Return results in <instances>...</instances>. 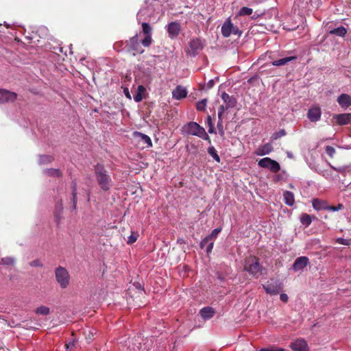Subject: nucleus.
Returning <instances> with one entry per match:
<instances>
[{"mask_svg": "<svg viewBox=\"0 0 351 351\" xmlns=\"http://www.w3.org/2000/svg\"><path fill=\"white\" fill-rule=\"evenodd\" d=\"M94 173L96 182L101 190L104 192L109 191L113 186V181L104 165L97 164L94 168Z\"/></svg>", "mask_w": 351, "mask_h": 351, "instance_id": "obj_1", "label": "nucleus"}, {"mask_svg": "<svg viewBox=\"0 0 351 351\" xmlns=\"http://www.w3.org/2000/svg\"><path fill=\"white\" fill-rule=\"evenodd\" d=\"M263 267L261 265L259 258L256 256H250L245 258L244 261V270L250 275L258 278V274L261 272Z\"/></svg>", "mask_w": 351, "mask_h": 351, "instance_id": "obj_2", "label": "nucleus"}, {"mask_svg": "<svg viewBox=\"0 0 351 351\" xmlns=\"http://www.w3.org/2000/svg\"><path fill=\"white\" fill-rule=\"evenodd\" d=\"M125 49L126 51L131 53L133 56L138 53H143L144 49H142L138 38V34H136L134 36L131 37L129 40L125 42Z\"/></svg>", "mask_w": 351, "mask_h": 351, "instance_id": "obj_3", "label": "nucleus"}, {"mask_svg": "<svg viewBox=\"0 0 351 351\" xmlns=\"http://www.w3.org/2000/svg\"><path fill=\"white\" fill-rule=\"evenodd\" d=\"M56 280L62 289L66 288L70 282V276L68 271L61 266L55 270Z\"/></svg>", "mask_w": 351, "mask_h": 351, "instance_id": "obj_4", "label": "nucleus"}, {"mask_svg": "<svg viewBox=\"0 0 351 351\" xmlns=\"http://www.w3.org/2000/svg\"><path fill=\"white\" fill-rule=\"evenodd\" d=\"M263 289L267 294L276 295L282 290V283L279 280L271 279L263 285Z\"/></svg>", "mask_w": 351, "mask_h": 351, "instance_id": "obj_5", "label": "nucleus"}, {"mask_svg": "<svg viewBox=\"0 0 351 351\" xmlns=\"http://www.w3.org/2000/svg\"><path fill=\"white\" fill-rule=\"evenodd\" d=\"M258 165L260 167L267 169L272 173H278L280 170V164L277 161L269 157H265L259 160L258 162Z\"/></svg>", "mask_w": 351, "mask_h": 351, "instance_id": "obj_6", "label": "nucleus"}, {"mask_svg": "<svg viewBox=\"0 0 351 351\" xmlns=\"http://www.w3.org/2000/svg\"><path fill=\"white\" fill-rule=\"evenodd\" d=\"M202 129H204L197 123L194 121L189 122L182 127V132L187 135H193L199 136L202 133Z\"/></svg>", "mask_w": 351, "mask_h": 351, "instance_id": "obj_7", "label": "nucleus"}, {"mask_svg": "<svg viewBox=\"0 0 351 351\" xmlns=\"http://www.w3.org/2000/svg\"><path fill=\"white\" fill-rule=\"evenodd\" d=\"M222 35L227 38L229 37L232 34L234 35L241 34V32L239 28L234 26L230 21V19L227 20L221 27Z\"/></svg>", "mask_w": 351, "mask_h": 351, "instance_id": "obj_8", "label": "nucleus"}, {"mask_svg": "<svg viewBox=\"0 0 351 351\" xmlns=\"http://www.w3.org/2000/svg\"><path fill=\"white\" fill-rule=\"evenodd\" d=\"M17 98V94L7 89L0 88V104L14 102Z\"/></svg>", "mask_w": 351, "mask_h": 351, "instance_id": "obj_9", "label": "nucleus"}, {"mask_svg": "<svg viewBox=\"0 0 351 351\" xmlns=\"http://www.w3.org/2000/svg\"><path fill=\"white\" fill-rule=\"evenodd\" d=\"M204 44L199 38H193L189 43V53L193 56H195L202 49Z\"/></svg>", "mask_w": 351, "mask_h": 351, "instance_id": "obj_10", "label": "nucleus"}, {"mask_svg": "<svg viewBox=\"0 0 351 351\" xmlns=\"http://www.w3.org/2000/svg\"><path fill=\"white\" fill-rule=\"evenodd\" d=\"M290 348L293 351H308V346L303 338H298L291 343Z\"/></svg>", "mask_w": 351, "mask_h": 351, "instance_id": "obj_11", "label": "nucleus"}, {"mask_svg": "<svg viewBox=\"0 0 351 351\" xmlns=\"http://www.w3.org/2000/svg\"><path fill=\"white\" fill-rule=\"evenodd\" d=\"M308 264H309V259L308 257L300 256L295 260V261L292 265V269L294 271H298L302 270Z\"/></svg>", "mask_w": 351, "mask_h": 351, "instance_id": "obj_12", "label": "nucleus"}, {"mask_svg": "<svg viewBox=\"0 0 351 351\" xmlns=\"http://www.w3.org/2000/svg\"><path fill=\"white\" fill-rule=\"evenodd\" d=\"M180 24L178 22H171L167 25V32L171 38L178 36L180 32Z\"/></svg>", "mask_w": 351, "mask_h": 351, "instance_id": "obj_13", "label": "nucleus"}, {"mask_svg": "<svg viewBox=\"0 0 351 351\" xmlns=\"http://www.w3.org/2000/svg\"><path fill=\"white\" fill-rule=\"evenodd\" d=\"M333 119L336 120L337 123L339 125H347L351 121V113L335 114L333 116Z\"/></svg>", "mask_w": 351, "mask_h": 351, "instance_id": "obj_14", "label": "nucleus"}, {"mask_svg": "<svg viewBox=\"0 0 351 351\" xmlns=\"http://www.w3.org/2000/svg\"><path fill=\"white\" fill-rule=\"evenodd\" d=\"M339 105L344 109L351 106V97L346 93L341 94L337 99Z\"/></svg>", "mask_w": 351, "mask_h": 351, "instance_id": "obj_15", "label": "nucleus"}, {"mask_svg": "<svg viewBox=\"0 0 351 351\" xmlns=\"http://www.w3.org/2000/svg\"><path fill=\"white\" fill-rule=\"evenodd\" d=\"M186 89L180 85L177 86L176 88L172 92L173 98L178 100L185 98L186 97Z\"/></svg>", "mask_w": 351, "mask_h": 351, "instance_id": "obj_16", "label": "nucleus"}, {"mask_svg": "<svg viewBox=\"0 0 351 351\" xmlns=\"http://www.w3.org/2000/svg\"><path fill=\"white\" fill-rule=\"evenodd\" d=\"M221 98L223 100L224 103L226 104V109L236 107L237 99L234 97L230 96L226 93H223L221 95Z\"/></svg>", "mask_w": 351, "mask_h": 351, "instance_id": "obj_17", "label": "nucleus"}, {"mask_svg": "<svg viewBox=\"0 0 351 351\" xmlns=\"http://www.w3.org/2000/svg\"><path fill=\"white\" fill-rule=\"evenodd\" d=\"M322 114L321 110L319 107H315L309 109L307 116L311 121L316 122L320 119Z\"/></svg>", "mask_w": 351, "mask_h": 351, "instance_id": "obj_18", "label": "nucleus"}, {"mask_svg": "<svg viewBox=\"0 0 351 351\" xmlns=\"http://www.w3.org/2000/svg\"><path fill=\"white\" fill-rule=\"evenodd\" d=\"M274 148L271 143H266L259 147L256 151L255 154L257 156H265L269 154L273 151Z\"/></svg>", "mask_w": 351, "mask_h": 351, "instance_id": "obj_19", "label": "nucleus"}, {"mask_svg": "<svg viewBox=\"0 0 351 351\" xmlns=\"http://www.w3.org/2000/svg\"><path fill=\"white\" fill-rule=\"evenodd\" d=\"M312 205L314 209L320 210H328V204L325 200L319 199H313L312 201Z\"/></svg>", "mask_w": 351, "mask_h": 351, "instance_id": "obj_20", "label": "nucleus"}, {"mask_svg": "<svg viewBox=\"0 0 351 351\" xmlns=\"http://www.w3.org/2000/svg\"><path fill=\"white\" fill-rule=\"evenodd\" d=\"M62 212H63L62 200L60 199L59 203L56 206L55 211H54V217L58 223H60V221L62 219Z\"/></svg>", "mask_w": 351, "mask_h": 351, "instance_id": "obj_21", "label": "nucleus"}, {"mask_svg": "<svg viewBox=\"0 0 351 351\" xmlns=\"http://www.w3.org/2000/svg\"><path fill=\"white\" fill-rule=\"evenodd\" d=\"M297 58L296 56H289L281 58L278 60L273 61L271 64L273 66H280L287 64L289 62L294 60Z\"/></svg>", "mask_w": 351, "mask_h": 351, "instance_id": "obj_22", "label": "nucleus"}, {"mask_svg": "<svg viewBox=\"0 0 351 351\" xmlns=\"http://www.w3.org/2000/svg\"><path fill=\"white\" fill-rule=\"evenodd\" d=\"M285 203L288 206H293L295 203L294 195L292 192L286 191L283 193Z\"/></svg>", "mask_w": 351, "mask_h": 351, "instance_id": "obj_23", "label": "nucleus"}, {"mask_svg": "<svg viewBox=\"0 0 351 351\" xmlns=\"http://www.w3.org/2000/svg\"><path fill=\"white\" fill-rule=\"evenodd\" d=\"M199 313L204 319H209L214 315L215 311L211 307H204L200 310Z\"/></svg>", "mask_w": 351, "mask_h": 351, "instance_id": "obj_24", "label": "nucleus"}, {"mask_svg": "<svg viewBox=\"0 0 351 351\" xmlns=\"http://www.w3.org/2000/svg\"><path fill=\"white\" fill-rule=\"evenodd\" d=\"M44 173L50 177L61 178L62 176V171L58 169L50 168L44 171Z\"/></svg>", "mask_w": 351, "mask_h": 351, "instance_id": "obj_25", "label": "nucleus"}, {"mask_svg": "<svg viewBox=\"0 0 351 351\" xmlns=\"http://www.w3.org/2000/svg\"><path fill=\"white\" fill-rule=\"evenodd\" d=\"M329 34L332 35H337L341 37H344L347 34V29L344 27L341 26L331 29L329 32Z\"/></svg>", "mask_w": 351, "mask_h": 351, "instance_id": "obj_26", "label": "nucleus"}, {"mask_svg": "<svg viewBox=\"0 0 351 351\" xmlns=\"http://www.w3.org/2000/svg\"><path fill=\"white\" fill-rule=\"evenodd\" d=\"M54 158L51 155H40L39 156L38 163L40 165H47L51 163Z\"/></svg>", "mask_w": 351, "mask_h": 351, "instance_id": "obj_27", "label": "nucleus"}, {"mask_svg": "<svg viewBox=\"0 0 351 351\" xmlns=\"http://www.w3.org/2000/svg\"><path fill=\"white\" fill-rule=\"evenodd\" d=\"M135 135L141 138L144 143L147 144L148 147H152V142L151 138L146 134L136 132Z\"/></svg>", "mask_w": 351, "mask_h": 351, "instance_id": "obj_28", "label": "nucleus"}, {"mask_svg": "<svg viewBox=\"0 0 351 351\" xmlns=\"http://www.w3.org/2000/svg\"><path fill=\"white\" fill-rule=\"evenodd\" d=\"M72 188V200L73 209L76 208L77 204V183L75 181H73L71 183Z\"/></svg>", "mask_w": 351, "mask_h": 351, "instance_id": "obj_29", "label": "nucleus"}, {"mask_svg": "<svg viewBox=\"0 0 351 351\" xmlns=\"http://www.w3.org/2000/svg\"><path fill=\"white\" fill-rule=\"evenodd\" d=\"M208 154L213 157V158L217 162H220V157L217 154V150L213 146H210L208 148Z\"/></svg>", "mask_w": 351, "mask_h": 351, "instance_id": "obj_30", "label": "nucleus"}, {"mask_svg": "<svg viewBox=\"0 0 351 351\" xmlns=\"http://www.w3.org/2000/svg\"><path fill=\"white\" fill-rule=\"evenodd\" d=\"M35 313L38 315H47L50 313V309L46 306H41L36 308Z\"/></svg>", "mask_w": 351, "mask_h": 351, "instance_id": "obj_31", "label": "nucleus"}, {"mask_svg": "<svg viewBox=\"0 0 351 351\" xmlns=\"http://www.w3.org/2000/svg\"><path fill=\"white\" fill-rule=\"evenodd\" d=\"M300 221L303 225H305L306 227H308L311 223L312 221L310 215L304 213L302 215Z\"/></svg>", "mask_w": 351, "mask_h": 351, "instance_id": "obj_32", "label": "nucleus"}, {"mask_svg": "<svg viewBox=\"0 0 351 351\" xmlns=\"http://www.w3.org/2000/svg\"><path fill=\"white\" fill-rule=\"evenodd\" d=\"M138 237H139V234H138V232L132 231L131 232V234L128 237V241H127V243L128 244H132V243H134V242L136 241V240L138 239Z\"/></svg>", "mask_w": 351, "mask_h": 351, "instance_id": "obj_33", "label": "nucleus"}, {"mask_svg": "<svg viewBox=\"0 0 351 351\" xmlns=\"http://www.w3.org/2000/svg\"><path fill=\"white\" fill-rule=\"evenodd\" d=\"M206 104H207V99H203L202 100L198 101L196 104V108L199 111H204L206 109Z\"/></svg>", "mask_w": 351, "mask_h": 351, "instance_id": "obj_34", "label": "nucleus"}, {"mask_svg": "<svg viewBox=\"0 0 351 351\" xmlns=\"http://www.w3.org/2000/svg\"><path fill=\"white\" fill-rule=\"evenodd\" d=\"M253 12V10L252 8H247V7H243L239 10V14L240 16H248L252 14Z\"/></svg>", "mask_w": 351, "mask_h": 351, "instance_id": "obj_35", "label": "nucleus"}, {"mask_svg": "<svg viewBox=\"0 0 351 351\" xmlns=\"http://www.w3.org/2000/svg\"><path fill=\"white\" fill-rule=\"evenodd\" d=\"M142 29L143 33L147 36V35H151L152 32V27L147 23H142Z\"/></svg>", "mask_w": 351, "mask_h": 351, "instance_id": "obj_36", "label": "nucleus"}, {"mask_svg": "<svg viewBox=\"0 0 351 351\" xmlns=\"http://www.w3.org/2000/svg\"><path fill=\"white\" fill-rule=\"evenodd\" d=\"M285 135H286L285 130L284 129H281L278 132L273 134V135L271 136V139L273 141H276Z\"/></svg>", "mask_w": 351, "mask_h": 351, "instance_id": "obj_37", "label": "nucleus"}, {"mask_svg": "<svg viewBox=\"0 0 351 351\" xmlns=\"http://www.w3.org/2000/svg\"><path fill=\"white\" fill-rule=\"evenodd\" d=\"M221 231V228H215V229H214V230L211 232V233H210V234H208V236H206V237H208V239L210 241L214 240V239H215L217 237V236H218L219 233Z\"/></svg>", "mask_w": 351, "mask_h": 351, "instance_id": "obj_38", "label": "nucleus"}, {"mask_svg": "<svg viewBox=\"0 0 351 351\" xmlns=\"http://www.w3.org/2000/svg\"><path fill=\"white\" fill-rule=\"evenodd\" d=\"M152 41V35H147L145 38L142 40L141 43L144 47H148L150 46Z\"/></svg>", "mask_w": 351, "mask_h": 351, "instance_id": "obj_39", "label": "nucleus"}, {"mask_svg": "<svg viewBox=\"0 0 351 351\" xmlns=\"http://www.w3.org/2000/svg\"><path fill=\"white\" fill-rule=\"evenodd\" d=\"M14 263V258L11 257H5L1 258V264L5 265H13Z\"/></svg>", "mask_w": 351, "mask_h": 351, "instance_id": "obj_40", "label": "nucleus"}, {"mask_svg": "<svg viewBox=\"0 0 351 351\" xmlns=\"http://www.w3.org/2000/svg\"><path fill=\"white\" fill-rule=\"evenodd\" d=\"M325 150H326V153L330 157V158H332L334 154H335V149L330 146V145H327L325 148Z\"/></svg>", "mask_w": 351, "mask_h": 351, "instance_id": "obj_41", "label": "nucleus"}, {"mask_svg": "<svg viewBox=\"0 0 351 351\" xmlns=\"http://www.w3.org/2000/svg\"><path fill=\"white\" fill-rule=\"evenodd\" d=\"M198 137L208 141L209 143H211L210 138L206 132L205 129H202V133H201Z\"/></svg>", "mask_w": 351, "mask_h": 351, "instance_id": "obj_42", "label": "nucleus"}, {"mask_svg": "<svg viewBox=\"0 0 351 351\" xmlns=\"http://www.w3.org/2000/svg\"><path fill=\"white\" fill-rule=\"evenodd\" d=\"M335 242L337 243L341 244V245H351V243H350L349 240L345 239H343V238H341V237H339V238L336 239Z\"/></svg>", "mask_w": 351, "mask_h": 351, "instance_id": "obj_43", "label": "nucleus"}, {"mask_svg": "<svg viewBox=\"0 0 351 351\" xmlns=\"http://www.w3.org/2000/svg\"><path fill=\"white\" fill-rule=\"evenodd\" d=\"M343 208V205L342 204H339L337 206L328 205L327 210L338 211V210H341Z\"/></svg>", "mask_w": 351, "mask_h": 351, "instance_id": "obj_44", "label": "nucleus"}, {"mask_svg": "<svg viewBox=\"0 0 351 351\" xmlns=\"http://www.w3.org/2000/svg\"><path fill=\"white\" fill-rule=\"evenodd\" d=\"M125 44L123 41H118L114 44V49L117 50L118 51H122V46Z\"/></svg>", "mask_w": 351, "mask_h": 351, "instance_id": "obj_45", "label": "nucleus"}, {"mask_svg": "<svg viewBox=\"0 0 351 351\" xmlns=\"http://www.w3.org/2000/svg\"><path fill=\"white\" fill-rule=\"evenodd\" d=\"M217 126V129L219 130L220 135L223 136L224 135V130H223V127L222 121H218Z\"/></svg>", "mask_w": 351, "mask_h": 351, "instance_id": "obj_46", "label": "nucleus"}, {"mask_svg": "<svg viewBox=\"0 0 351 351\" xmlns=\"http://www.w3.org/2000/svg\"><path fill=\"white\" fill-rule=\"evenodd\" d=\"M283 349H278L274 346H270L268 348H261L260 351H283Z\"/></svg>", "mask_w": 351, "mask_h": 351, "instance_id": "obj_47", "label": "nucleus"}, {"mask_svg": "<svg viewBox=\"0 0 351 351\" xmlns=\"http://www.w3.org/2000/svg\"><path fill=\"white\" fill-rule=\"evenodd\" d=\"M210 241V240L208 239L207 237H206L204 239H202V241L200 242V247L201 248H204L205 247H206V245H208V242Z\"/></svg>", "mask_w": 351, "mask_h": 351, "instance_id": "obj_48", "label": "nucleus"}, {"mask_svg": "<svg viewBox=\"0 0 351 351\" xmlns=\"http://www.w3.org/2000/svg\"><path fill=\"white\" fill-rule=\"evenodd\" d=\"M32 267H43V264L39 260H34L30 263Z\"/></svg>", "mask_w": 351, "mask_h": 351, "instance_id": "obj_49", "label": "nucleus"}, {"mask_svg": "<svg viewBox=\"0 0 351 351\" xmlns=\"http://www.w3.org/2000/svg\"><path fill=\"white\" fill-rule=\"evenodd\" d=\"M213 245H214L213 242H210L208 243V245L206 247V250L207 254H209L212 252Z\"/></svg>", "mask_w": 351, "mask_h": 351, "instance_id": "obj_50", "label": "nucleus"}, {"mask_svg": "<svg viewBox=\"0 0 351 351\" xmlns=\"http://www.w3.org/2000/svg\"><path fill=\"white\" fill-rule=\"evenodd\" d=\"M280 299L283 302H287L289 300V297L286 293H281L280 295Z\"/></svg>", "mask_w": 351, "mask_h": 351, "instance_id": "obj_51", "label": "nucleus"}, {"mask_svg": "<svg viewBox=\"0 0 351 351\" xmlns=\"http://www.w3.org/2000/svg\"><path fill=\"white\" fill-rule=\"evenodd\" d=\"M134 99L136 102H140L141 101H142L143 97L141 93H138L136 95H134Z\"/></svg>", "mask_w": 351, "mask_h": 351, "instance_id": "obj_52", "label": "nucleus"}, {"mask_svg": "<svg viewBox=\"0 0 351 351\" xmlns=\"http://www.w3.org/2000/svg\"><path fill=\"white\" fill-rule=\"evenodd\" d=\"M332 168L334 169L336 171L341 173H343V172H345L346 169V167H339V168H335V167H332Z\"/></svg>", "mask_w": 351, "mask_h": 351, "instance_id": "obj_53", "label": "nucleus"}, {"mask_svg": "<svg viewBox=\"0 0 351 351\" xmlns=\"http://www.w3.org/2000/svg\"><path fill=\"white\" fill-rule=\"evenodd\" d=\"M207 124H208V126L213 125L212 119L210 115H208L207 117Z\"/></svg>", "mask_w": 351, "mask_h": 351, "instance_id": "obj_54", "label": "nucleus"}, {"mask_svg": "<svg viewBox=\"0 0 351 351\" xmlns=\"http://www.w3.org/2000/svg\"><path fill=\"white\" fill-rule=\"evenodd\" d=\"M214 85V81L213 80H210L208 84H207V86L208 88H211Z\"/></svg>", "mask_w": 351, "mask_h": 351, "instance_id": "obj_55", "label": "nucleus"}, {"mask_svg": "<svg viewBox=\"0 0 351 351\" xmlns=\"http://www.w3.org/2000/svg\"><path fill=\"white\" fill-rule=\"evenodd\" d=\"M227 109H226V106H223V105H221L219 108V110L218 112H221V113H223L225 110H226Z\"/></svg>", "mask_w": 351, "mask_h": 351, "instance_id": "obj_56", "label": "nucleus"}, {"mask_svg": "<svg viewBox=\"0 0 351 351\" xmlns=\"http://www.w3.org/2000/svg\"><path fill=\"white\" fill-rule=\"evenodd\" d=\"M208 128H208V132L209 133H210V134L215 133L213 125L208 126Z\"/></svg>", "mask_w": 351, "mask_h": 351, "instance_id": "obj_57", "label": "nucleus"}, {"mask_svg": "<svg viewBox=\"0 0 351 351\" xmlns=\"http://www.w3.org/2000/svg\"><path fill=\"white\" fill-rule=\"evenodd\" d=\"M138 93H141V91L145 90L144 86L142 85L138 86Z\"/></svg>", "mask_w": 351, "mask_h": 351, "instance_id": "obj_58", "label": "nucleus"}, {"mask_svg": "<svg viewBox=\"0 0 351 351\" xmlns=\"http://www.w3.org/2000/svg\"><path fill=\"white\" fill-rule=\"evenodd\" d=\"M222 114L221 112H218V121H222Z\"/></svg>", "mask_w": 351, "mask_h": 351, "instance_id": "obj_59", "label": "nucleus"}, {"mask_svg": "<svg viewBox=\"0 0 351 351\" xmlns=\"http://www.w3.org/2000/svg\"><path fill=\"white\" fill-rule=\"evenodd\" d=\"M124 92H125V94L126 97H128V98H130V93H129L128 89H125L124 90Z\"/></svg>", "mask_w": 351, "mask_h": 351, "instance_id": "obj_60", "label": "nucleus"}, {"mask_svg": "<svg viewBox=\"0 0 351 351\" xmlns=\"http://www.w3.org/2000/svg\"><path fill=\"white\" fill-rule=\"evenodd\" d=\"M59 51H60V52H61V53H62V52H63V51H62V48H61V47H60V48L59 49Z\"/></svg>", "mask_w": 351, "mask_h": 351, "instance_id": "obj_61", "label": "nucleus"}]
</instances>
